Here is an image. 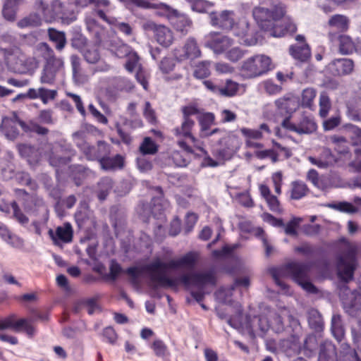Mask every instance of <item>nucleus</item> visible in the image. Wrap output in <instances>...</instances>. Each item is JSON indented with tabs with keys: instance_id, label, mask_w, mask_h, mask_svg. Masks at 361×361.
<instances>
[{
	"instance_id": "f257e3e1",
	"label": "nucleus",
	"mask_w": 361,
	"mask_h": 361,
	"mask_svg": "<svg viewBox=\"0 0 361 361\" xmlns=\"http://www.w3.org/2000/svg\"><path fill=\"white\" fill-rule=\"evenodd\" d=\"M357 248L349 246L343 255L337 257V276L344 284L340 287L339 298L345 312L350 317H356L361 311V294L351 291L346 283L353 279L357 268Z\"/></svg>"
},
{
	"instance_id": "f03ea898",
	"label": "nucleus",
	"mask_w": 361,
	"mask_h": 361,
	"mask_svg": "<svg viewBox=\"0 0 361 361\" xmlns=\"http://www.w3.org/2000/svg\"><path fill=\"white\" fill-rule=\"evenodd\" d=\"M286 14V7L281 3L269 7L256 6L252 10V16L258 26L274 37H283L296 32L295 23Z\"/></svg>"
},
{
	"instance_id": "7ed1b4c3",
	"label": "nucleus",
	"mask_w": 361,
	"mask_h": 361,
	"mask_svg": "<svg viewBox=\"0 0 361 361\" xmlns=\"http://www.w3.org/2000/svg\"><path fill=\"white\" fill-rule=\"evenodd\" d=\"M197 258L195 254L189 252L177 259H171L168 262L157 259L143 267L150 279V286L154 289L158 288H176L180 283L179 279H173L167 276L169 269L180 268L193 269Z\"/></svg>"
},
{
	"instance_id": "20e7f679",
	"label": "nucleus",
	"mask_w": 361,
	"mask_h": 361,
	"mask_svg": "<svg viewBox=\"0 0 361 361\" xmlns=\"http://www.w3.org/2000/svg\"><path fill=\"white\" fill-rule=\"evenodd\" d=\"M183 120L180 126L172 130V133L176 138L177 145L183 151L192 153L191 145L201 151L203 149L199 146L198 140L192 135V130L195 126V122L192 116L200 115L199 109L193 105L184 106L181 109Z\"/></svg>"
},
{
	"instance_id": "39448f33",
	"label": "nucleus",
	"mask_w": 361,
	"mask_h": 361,
	"mask_svg": "<svg viewBox=\"0 0 361 361\" xmlns=\"http://www.w3.org/2000/svg\"><path fill=\"white\" fill-rule=\"evenodd\" d=\"M310 269L311 265L310 263L290 262L279 267H271L269 269V272L275 283L281 290L286 292L289 287L281 280V277L288 274L291 276L293 280L299 284L309 278L308 274Z\"/></svg>"
},
{
	"instance_id": "423d86ee",
	"label": "nucleus",
	"mask_w": 361,
	"mask_h": 361,
	"mask_svg": "<svg viewBox=\"0 0 361 361\" xmlns=\"http://www.w3.org/2000/svg\"><path fill=\"white\" fill-rule=\"evenodd\" d=\"M48 319L49 314L47 312L37 310H32L28 319H17L15 314H11L0 319V330L12 329L16 332L24 331L29 337H32L35 333V329L32 323L37 321L47 322Z\"/></svg>"
},
{
	"instance_id": "0eeeda50",
	"label": "nucleus",
	"mask_w": 361,
	"mask_h": 361,
	"mask_svg": "<svg viewBox=\"0 0 361 361\" xmlns=\"http://www.w3.org/2000/svg\"><path fill=\"white\" fill-rule=\"evenodd\" d=\"M274 68L271 59L265 54H255L242 61L239 71L244 79H254L267 74Z\"/></svg>"
},
{
	"instance_id": "6e6552de",
	"label": "nucleus",
	"mask_w": 361,
	"mask_h": 361,
	"mask_svg": "<svg viewBox=\"0 0 361 361\" xmlns=\"http://www.w3.org/2000/svg\"><path fill=\"white\" fill-rule=\"evenodd\" d=\"M281 125L285 129L300 135L312 134L317 129L314 116L305 113L302 114L295 123L291 122L290 116H288L283 119Z\"/></svg>"
},
{
	"instance_id": "1a4fd4ad",
	"label": "nucleus",
	"mask_w": 361,
	"mask_h": 361,
	"mask_svg": "<svg viewBox=\"0 0 361 361\" xmlns=\"http://www.w3.org/2000/svg\"><path fill=\"white\" fill-rule=\"evenodd\" d=\"M36 7L46 21L65 20L68 17L67 8L60 0H53L49 6L41 0L36 3Z\"/></svg>"
},
{
	"instance_id": "9d476101",
	"label": "nucleus",
	"mask_w": 361,
	"mask_h": 361,
	"mask_svg": "<svg viewBox=\"0 0 361 361\" xmlns=\"http://www.w3.org/2000/svg\"><path fill=\"white\" fill-rule=\"evenodd\" d=\"M157 195L152 197L150 205L142 204L143 212H139L140 215L144 219H148L150 215L154 218L161 219L164 211L166 207V202L164 200V192L160 186L154 188Z\"/></svg>"
},
{
	"instance_id": "9b49d317",
	"label": "nucleus",
	"mask_w": 361,
	"mask_h": 361,
	"mask_svg": "<svg viewBox=\"0 0 361 361\" xmlns=\"http://www.w3.org/2000/svg\"><path fill=\"white\" fill-rule=\"evenodd\" d=\"M197 120L200 126V137L204 138L209 137L216 134H219L218 140L219 145H221L226 140L224 137V131L219 128L211 130V126L214 124L215 116L213 113H202L197 116Z\"/></svg>"
},
{
	"instance_id": "f8f14e48",
	"label": "nucleus",
	"mask_w": 361,
	"mask_h": 361,
	"mask_svg": "<svg viewBox=\"0 0 361 361\" xmlns=\"http://www.w3.org/2000/svg\"><path fill=\"white\" fill-rule=\"evenodd\" d=\"M180 283L185 286L192 285L198 289L204 290L207 285L215 286L216 278L212 271L204 273L185 274L179 277Z\"/></svg>"
},
{
	"instance_id": "ddd939ff",
	"label": "nucleus",
	"mask_w": 361,
	"mask_h": 361,
	"mask_svg": "<svg viewBox=\"0 0 361 361\" xmlns=\"http://www.w3.org/2000/svg\"><path fill=\"white\" fill-rule=\"evenodd\" d=\"M210 23L225 30H231L235 25V13L233 11L224 10L220 13L212 11L209 15Z\"/></svg>"
},
{
	"instance_id": "4468645a",
	"label": "nucleus",
	"mask_w": 361,
	"mask_h": 361,
	"mask_svg": "<svg viewBox=\"0 0 361 361\" xmlns=\"http://www.w3.org/2000/svg\"><path fill=\"white\" fill-rule=\"evenodd\" d=\"M231 30L235 36L241 38L246 45L253 46L257 44V32L254 33L250 30V23L246 18L235 21V25Z\"/></svg>"
},
{
	"instance_id": "2eb2a0df",
	"label": "nucleus",
	"mask_w": 361,
	"mask_h": 361,
	"mask_svg": "<svg viewBox=\"0 0 361 361\" xmlns=\"http://www.w3.org/2000/svg\"><path fill=\"white\" fill-rule=\"evenodd\" d=\"M201 56V51L194 37H189L183 47L174 50V56L178 61L193 60Z\"/></svg>"
},
{
	"instance_id": "dca6fc26",
	"label": "nucleus",
	"mask_w": 361,
	"mask_h": 361,
	"mask_svg": "<svg viewBox=\"0 0 361 361\" xmlns=\"http://www.w3.org/2000/svg\"><path fill=\"white\" fill-rule=\"evenodd\" d=\"M300 348H295L296 343L295 342L291 343L289 345V348L295 354L303 353L307 357H312L316 353V350L318 347V342L317 337L313 334H310L306 336L303 343L300 342V339L297 341Z\"/></svg>"
},
{
	"instance_id": "f3484780",
	"label": "nucleus",
	"mask_w": 361,
	"mask_h": 361,
	"mask_svg": "<svg viewBox=\"0 0 361 361\" xmlns=\"http://www.w3.org/2000/svg\"><path fill=\"white\" fill-rule=\"evenodd\" d=\"M233 43V40L228 36L214 33L205 42V47L212 49L216 54H221L229 49Z\"/></svg>"
},
{
	"instance_id": "a211bd4d",
	"label": "nucleus",
	"mask_w": 361,
	"mask_h": 361,
	"mask_svg": "<svg viewBox=\"0 0 361 361\" xmlns=\"http://www.w3.org/2000/svg\"><path fill=\"white\" fill-rule=\"evenodd\" d=\"M63 68L62 59L54 60L53 62H47L42 72L40 80L42 83L51 85L54 82L56 74Z\"/></svg>"
},
{
	"instance_id": "6ab92c4d",
	"label": "nucleus",
	"mask_w": 361,
	"mask_h": 361,
	"mask_svg": "<svg viewBox=\"0 0 361 361\" xmlns=\"http://www.w3.org/2000/svg\"><path fill=\"white\" fill-rule=\"evenodd\" d=\"M63 68L62 59L54 60L53 62H47L42 72L40 80L42 83L51 85L54 82L56 74Z\"/></svg>"
},
{
	"instance_id": "aec40b11",
	"label": "nucleus",
	"mask_w": 361,
	"mask_h": 361,
	"mask_svg": "<svg viewBox=\"0 0 361 361\" xmlns=\"http://www.w3.org/2000/svg\"><path fill=\"white\" fill-rule=\"evenodd\" d=\"M354 68V62L350 59H337L329 64V71L335 76L349 75Z\"/></svg>"
},
{
	"instance_id": "412c9836",
	"label": "nucleus",
	"mask_w": 361,
	"mask_h": 361,
	"mask_svg": "<svg viewBox=\"0 0 361 361\" xmlns=\"http://www.w3.org/2000/svg\"><path fill=\"white\" fill-rule=\"evenodd\" d=\"M111 145L104 141H98L96 146L90 145L87 151L85 152V157L89 161H98L101 163V160L105 156L109 155L111 153Z\"/></svg>"
},
{
	"instance_id": "4be33fe9",
	"label": "nucleus",
	"mask_w": 361,
	"mask_h": 361,
	"mask_svg": "<svg viewBox=\"0 0 361 361\" xmlns=\"http://www.w3.org/2000/svg\"><path fill=\"white\" fill-rule=\"evenodd\" d=\"M317 361H340L336 348L331 341H324L319 345Z\"/></svg>"
},
{
	"instance_id": "5701e85b",
	"label": "nucleus",
	"mask_w": 361,
	"mask_h": 361,
	"mask_svg": "<svg viewBox=\"0 0 361 361\" xmlns=\"http://www.w3.org/2000/svg\"><path fill=\"white\" fill-rule=\"evenodd\" d=\"M288 326L286 331L289 333L290 336L287 339V343L290 345L291 343L295 342L298 343V339H300L302 335V329L299 320L293 315H288ZM295 348H300L298 344H296Z\"/></svg>"
},
{
	"instance_id": "b1692460",
	"label": "nucleus",
	"mask_w": 361,
	"mask_h": 361,
	"mask_svg": "<svg viewBox=\"0 0 361 361\" xmlns=\"http://www.w3.org/2000/svg\"><path fill=\"white\" fill-rule=\"evenodd\" d=\"M329 37L331 42H334L336 38H338L339 42V51L341 54L348 55L354 52V42L349 36L345 35H339L337 36L336 34L329 32Z\"/></svg>"
},
{
	"instance_id": "393cba45",
	"label": "nucleus",
	"mask_w": 361,
	"mask_h": 361,
	"mask_svg": "<svg viewBox=\"0 0 361 361\" xmlns=\"http://www.w3.org/2000/svg\"><path fill=\"white\" fill-rule=\"evenodd\" d=\"M289 54L295 59L300 62L307 61L311 56V51L307 44H295L289 47Z\"/></svg>"
},
{
	"instance_id": "a878e982",
	"label": "nucleus",
	"mask_w": 361,
	"mask_h": 361,
	"mask_svg": "<svg viewBox=\"0 0 361 361\" xmlns=\"http://www.w3.org/2000/svg\"><path fill=\"white\" fill-rule=\"evenodd\" d=\"M91 5L94 6L93 13L103 21H106L111 16V10L109 0H92Z\"/></svg>"
},
{
	"instance_id": "bb28decb",
	"label": "nucleus",
	"mask_w": 361,
	"mask_h": 361,
	"mask_svg": "<svg viewBox=\"0 0 361 361\" xmlns=\"http://www.w3.org/2000/svg\"><path fill=\"white\" fill-rule=\"evenodd\" d=\"M102 169L105 171H116L121 169L124 166V158L121 154H116L112 157L106 155L101 160L99 164Z\"/></svg>"
},
{
	"instance_id": "cd10ccee",
	"label": "nucleus",
	"mask_w": 361,
	"mask_h": 361,
	"mask_svg": "<svg viewBox=\"0 0 361 361\" xmlns=\"http://www.w3.org/2000/svg\"><path fill=\"white\" fill-rule=\"evenodd\" d=\"M157 42L164 47H169L173 40L172 31L166 26L159 25L154 34Z\"/></svg>"
},
{
	"instance_id": "c85d7f7f",
	"label": "nucleus",
	"mask_w": 361,
	"mask_h": 361,
	"mask_svg": "<svg viewBox=\"0 0 361 361\" xmlns=\"http://www.w3.org/2000/svg\"><path fill=\"white\" fill-rule=\"evenodd\" d=\"M71 63L73 72V79L77 84H84L87 80V75L83 73L80 66V59L77 55H71Z\"/></svg>"
},
{
	"instance_id": "c756f323",
	"label": "nucleus",
	"mask_w": 361,
	"mask_h": 361,
	"mask_svg": "<svg viewBox=\"0 0 361 361\" xmlns=\"http://www.w3.org/2000/svg\"><path fill=\"white\" fill-rule=\"evenodd\" d=\"M49 234L55 244L57 243V239L63 243H70L73 238V230L69 224H65L63 227H58L56 230V235H54L51 230L49 231Z\"/></svg>"
},
{
	"instance_id": "7c9ffc66",
	"label": "nucleus",
	"mask_w": 361,
	"mask_h": 361,
	"mask_svg": "<svg viewBox=\"0 0 361 361\" xmlns=\"http://www.w3.org/2000/svg\"><path fill=\"white\" fill-rule=\"evenodd\" d=\"M307 321L310 329L314 331L319 332L323 330V318L317 310L312 308L307 312Z\"/></svg>"
},
{
	"instance_id": "2f4dec72",
	"label": "nucleus",
	"mask_w": 361,
	"mask_h": 361,
	"mask_svg": "<svg viewBox=\"0 0 361 361\" xmlns=\"http://www.w3.org/2000/svg\"><path fill=\"white\" fill-rule=\"evenodd\" d=\"M44 202L42 197L36 194H32L23 199V207L27 212H36L39 208L44 207Z\"/></svg>"
},
{
	"instance_id": "473e14b6",
	"label": "nucleus",
	"mask_w": 361,
	"mask_h": 361,
	"mask_svg": "<svg viewBox=\"0 0 361 361\" xmlns=\"http://www.w3.org/2000/svg\"><path fill=\"white\" fill-rule=\"evenodd\" d=\"M0 129L5 136L9 140L16 139L19 134L16 123L13 120L7 118H4L2 120V123L0 125Z\"/></svg>"
},
{
	"instance_id": "72a5a7b5",
	"label": "nucleus",
	"mask_w": 361,
	"mask_h": 361,
	"mask_svg": "<svg viewBox=\"0 0 361 361\" xmlns=\"http://www.w3.org/2000/svg\"><path fill=\"white\" fill-rule=\"evenodd\" d=\"M20 1L21 0H6L2 9V14L6 20L8 21L15 20Z\"/></svg>"
},
{
	"instance_id": "f704fd0d",
	"label": "nucleus",
	"mask_w": 361,
	"mask_h": 361,
	"mask_svg": "<svg viewBox=\"0 0 361 361\" xmlns=\"http://www.w3.org/2000/svg\"><path fill=\"white\" fill-rule=\"evenodd\" d=\"M309 191L307 185L302 180H295L291 183L290 198L299 200L305 197Z\"/></svg>"
},
{
	"instance_id": "c9c22d12",
	"label": "nucleus",
	"mask_w": 361,
	"mask_h": 361,
	"mask_svg": "<svg viewBox=\"0 0 361 361\" xmlns=\"http://www.w3.org/2000/svg\"><path fill=\"white\" fill-rule=\"evenodd\" d=\"M48 35L49 40L55 44V47L57 50L61 51L65 47L66 44L65 32L54 28H49Z\"/></svg>"
},
{
	"instance_id": "e433bc0d",
	"label": "nucleus",
	"mask_w": 361,
	"mask_h": 361,
	"mask_svg": "<svg viewBox=\"0 0 361 361\" xmlns=\"http://www.w3.org/2000/svg\"><path fill=\"white\" fill-rule=\"evenodd\" d=\"M239 88L238 82L227 79L224 84L220 85L219 95L224 97H233L237 94Z\"/></svg>"
},
{
	"instance_id": "4c0bfd02",
	"label": "nucleus",
	"mask_w": 361,
	"mask_h": 361,
	"mask_svg": "<svg viewBox=\"0 0 361 361\" xmlns=\"http://www.w3.org/2000/svg\"><path fill=\"white\" fill-rule=\"evenodd\" d=\"M276 106L281 111L290 115L298 106V102L293 98H280L276 100Z\"/></svg>"
},
{
	"instance_id": "58836bf2",
	"label": "nucleus",
	"mask_w": 361,
	"mask_h": 361,
	"mask_svg": "<svg viewBox=\"0 0 361 361\" xmlns=\"http://www.w3.org/2000/svg\"><path fill=\"white\" fill-rule=\"evenodd\" d=\"M331 331L333 336L338 341L341 342L344 337L345 332L340 314H333L331 318Z\"/></svg>"
},
{
	"instance_id": "ea45409f",
	"label": "nucleus",
	"mask_w": 361,
	"mask_h": 361,
	"mask_svg": "<svg viewBox=\"0 0 361 361\" xmlns=\"http://www.w3.org/2000/svg\"><path fill=\"white\" fill-rule=\"evenodd\" d=\"M171 23L177 31L185 35L192 25V20L187 16L179 14L174 20H172Z\"/></svg>"
},
{
	"instance_id": "a19ab883",
	"label": "nucleus",
	"mask_w": 361,
	"mask_h": 361,
	"mask_svg": "<svg viewBox=\"0 0 361 361\" xmlns=\"http://www.w3.org/2000/svg\"><path fill=\"white\" fill-rule=\"evenodd\" d=\"M105 22L114 26L118 32L122 33L126 37L133 35V30L129 23L120 22L116 18L113 16H110Z\"/></svg>"
},
{
	"instance_id": "79ce46f5",
	"label": "nucleus",
	"mask_w": 361,
	"mask_h": 361,
	"mask_svg": "<svg viewBox=\"0 0 361 361\" xmlns=\"http://www.w3.org/2000/svg\"><path fill=\"white\" fill-rule=\"evenodd\" d=\"M329 25L340 32H345L348 28L349 20L345 16L336 14L329 18Z\"/></svg>"
},
{
	"instance_id": "37998d69",
	"label": "nucleus",
	"mask_w": 361,
	"mask_h": 361,
	"mask_svg": "<svg viewBox=\"0 0 361 361\" xmlns=\"http://www.w3.org/2000/svg\"><path fill=\"white\" fill-rule=\"evenodd\" d=\"M340 361H361L355 349H353L348 343L341 345Z\"/></svg>"
},
{
	"instance_id": "c03bdc74",
	"label": "nucleus",
	"mask_w": 361,
	"mask_h": 361,
	"mask_svg": "<svg viewBox=\"0 0 361 361\" xmlns=\"http://www.w3.org/2000/svg\"><path fill=\"white\" fill-rule=\"evenodd\" d=\"M331 142L334 145V149L339 154H345L348 153V140L341 135H334L329 137Z\"/></svg>"
},
{
	"instance_id": "a18cd8bd",
	"label": "nucleus",
	"mask_w": 361,
	"mask_h": 361,
	"mask_svg": "<svg viewBox=\"0 0 361 361\" xmlns=\"http://www.w3.org/2000/svg\"><path fill=\"white\" fill-rule=\"evenodd\" d=\"M37 51L40 56L47 62H53L54 60H60L54 55V50L46 42H41L37 45Z\"/></svg>"
},
{
	"instance_id": "49530a36",
	"label": "nucleus",
	"mask_w": 361,
	"mask_h": 361,
	"mask_svg": "<svg viewBox=\"0 0 361 361\" xmlns=\"http://www.w3.org/2000/svg\"><path fill=\"white\" fill-rule=\"evenodd\" d=\"M16 179L19 184L26 185L32 190L35 191L38 188L37 182L30 177L27 172L19 171L16 173Z\"/></svg>"
},
{
	"instance_id": "de8ad7c7",
	"label": "nucleus",
	"mask_w": 361,
	"mask_h": 361,
	"mask_svg": "<svg viewBox=\"0 0 361 361\" xmlns=\"http://www.w3.org/2000/svg\"><path fill=\"white\" fill-rule=\"evenodd\" d=\"M42 23V18L39 14L33 13L18 22V26L20 28L27 27H37Z\"/></svg>"
},
{
	"instance_id": "09e8293b",
	"label": "nucleus",
	"mask_w": 361,
	"mask_h": 361,
	"mask_svg": "<svg viewBox=\"0 0 361 361\" xmlns=\"http://www.w3.org/2000/svg\"><path fill=\"white\" fill-rule=\"evenodd\" d=\"M139 149L142 155L145 156L147 154H154L157 153L158 147L151 137H146L140 144Z\"/></svg>"
},
{
	"instance_id": "8fccbe9b",
	"label": "nucleus",
	"mask_w": 361,
	"mask_h": 361,
	"mask_svg": "<svg viewBox=\"0 0 361 361\" xmlns=\"http://www.w3.org/2000/svg\"><path fill=\"white\" fill-rule=\"evenodd\" d=\"M329 207L347 214H355L358 212V209L356 207L346 201L329 204Z\"/></svg>"
},
{
	"instance_id": "3c124183",
	"label": "nucleus",
	"mask_w": 361,
	"mask_h": 361,
	"mask_svg": "<svg viewBox=\"0 0 361 361\" xmlns=\"http://www.w3.org/2000/svg\"><path fill=\"white\" fill-rule=\"evenodd\" d=\"M210 65L211 62L209 61H203L198 63L194 71V76L196 78L203 79L210 75Z\"/></svg>"
},
{
	"instance_id": "603ef678",
	"label": "nucleus",
	"mask_w": 361,
	"mask_h": 361,
	"mask_svg": "<svg viewBox=\"0 0 361 361\" xmlns=\"http://www.w3.org/2000/svg\"><path fill=\"white\" fill-rule=\"evenodd\" d=\"M319 116L326 118L331 109V103L328 94L326 92H321L319 95Z\"/></svg>"
},
{
	"instance_id": "864d4df0",
	"label": "nucleus",
	"mask_w": 361,
	"mask_h": 361,
	"mask_svg": "<svg viewBox=\"0 0 361 361\" xmlns=\"http://www.w3.org/2000/svg\"><path fill=\"white\" fill-rule=\"evenodd\" d=\"M316 95L317 92L314 88L307 87L303 90L301 98L302 106L310 109Z\"/></svg>"
},
{
	"instance_id": "5fc2aeb1",
	"label": "nucleus",
	"mask_w": 361,
	"mask_h": 361,
	"mask_svg": "<svg viewBox=\"0 0 361 361\" xmlns=\"http://www.w3.org/2000/svg\"><path fill=\"white\" fill-rule=\"evenodd\" d=\"M121 266L116 259H111L109 266V273L105 274L103 278L106 280L116 281L120 274L122 272Z\"/></svg>"
},
{
	"instance_id": "6e6d98bb",
	"label": "nucleus",
	"mask_w": 361,
	"mask_h": 361,
	"mask_svg": "<svg viewBox=\"0 0 361 361\" xmlns=\"http://www.w3.org/2000/svg\"><path fill=\"white\" fill-rule=\"evenodd\" d=\"M98 185L101 186H105V189H99L97 192L98 199L101 201H104L107 197L112 188V181L109 178H104L100 180Z\"/></svg>"
},
{
	"instance_id": "4d7b16f0",
	"label": "nucleus",
	"mask_w": 361,
	"mask_h": 361,
	"mask_svg": "<svg viewBox=\"0 0 361 361\" xmlns=\"http://www.w3.org/2000/svg\"><path fill=\"white\" fill-rule=\"evenodd\" d=\"M150 348L153 350L155 355L159 357H164L167 355V346L161 339L154 340Z\"/></svg>"
},
{
	"instance_id": "13d9d810",
	"label": "nucleus",
	"mask_w": 361,
	"mask_h": 361,
	"mask_svg": "<svg viewBox=\"0 0 361 361\" xmlns=\"http://www.w3.org/2000/svg\"><path fill=\"white\" fill-rule=\"evenodd\" d=\"M11 209H13V216L18 221V222L23 226L27 224L29 222V219L22 212V210L19 207L18 203L16 201H13L11 203Z\"/></svg>"
},
{
	"instance_id": "bf43d9fd",
	"label": "nucleus",
	"mask_w": 361,
	"mask_h": 361,
	"mask_svg": "<svg viewBox=\"0 0 361 361\" xmlns=\"http://www.w3.org/2000/svg\"><path fill=\"white\" fill-rule=\"evenodd\" d=\"M111 51L118 58H124L131 54V48L126 44L120 43L116 46L112 45Z\"/></svg>"
},
{
	"instance_id": "052dcab7",
	"label": "nucleus",
	"mask_w": 361,
	"mask_h": 361,
	"mask_svg": "<svg viewBox=\"0 0 361 361\" xmlns=\"http://www.w3.org/2000/svg\"><path fill=\"white\" fill-rule=\"evenodd\" d=\"M83 56L89 63H97L100 59V54L95 47H87L83 51Z\"/></svg>"
},
{
	"instance_id": "680f3d73",
	"label": "nucleus",
	"mask_w": 361,
	"mask_h": 361,
	"mask_svg": "<svg viewBox=\"0 0 361 361\" xmlns=\"http://www.w3.org/2000/svg\"><path fill=\"white\" fill-rule=\"evenodd\" d=\"M74 143L79 148V149L85 154L90 145L86 142L84 137V133L81 132H75L73 134Z\"/></svg>"
},
{
	"instance_id": "e2e57ef3",
	"label": "nucleus",
	"mask_w": 361,
	"mask_h": 361,
	"mask_svg": "<svg viewBox=\"0 0 361 361\" xmlns=\"http://www.w3.org/2000/svg\"><path fill=\"white\" fill-rule=\"evenodd\" d=\"M245 54V51L240 47H233L226 51L225 57L230 61L237 62L241 59Z\"/></svg>"
},
{
	"instance_id": "0e129e2a",
	"label": "nucleus",
	"mask_w": 361,
	"mask_h": 361,
	"mask_svg": "<svg viewBox=\"0 0 361 361\" xmlns=\"http://www.w3.org/2000/svg\"><path fill=\"white\" fill-rule=\"evenodd\" d=\"M44 188L49 195L55 200H59L62 196V190L59 185H53L49 180L44 182Z\"/></svg>"
},
{
	"instance_id": "69168bd1",
	"label": "nucleus",
	"mask_w": 361,
	"mask_h": 361,
	"mask_svg": "<svg viewBox=\"0 0 361 361\" xmlns=\"http://www.w3.org/2000/svg\"><path fill=\"white\" fill-rule=\"evenodd\" d=\"M307 178L310 181L313 185L319 189L324 190L325 185L322 180L319 177V174L315 169H310L307 175Z\"/></svg>"
},
{
	"instance_id": "338daca9",
	"label": "nucleus",
	"mask_w": 361,
	"mask_h": 361,
	"mask_svg": "<svg viewBox=\"0 0 361 361\" xmlns=\"http://www.w3.org/2000/svg\"><path fill=\"white\" fill-rule=\"evenodd\" d=\"M175 66L176 61L172 57H164L159 63V69L163 73H169Z\"/></svg>"
},
{
	"instance_id": "774afa93",
	"label": "nucleus",
	"mask_w": 361,
	"mask_h": 361,
	"mask_svg": "<svg viewBox=\"0 0 361 361\" xmlns=\"http://www.w3.org/2000/svg\"><path fill=\"white\" fill-rule=\"evenodd\" d=\"M341 122V117L339 114L333 116L323 122V128L324 131L334 130L338 126Z\"/></svg>"
}]
</instances>
